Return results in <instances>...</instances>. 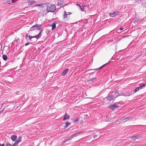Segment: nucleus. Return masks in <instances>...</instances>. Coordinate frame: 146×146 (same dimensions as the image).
Here are the masks:
<instances>
[{
  "label": "nucleus",
  "instance_id": "473e14b6",
  "mask_svg": "<svg viewBox=\"0 0 146 146\" xmlns=\"http://www.w3.org/2000/svg\"><path fill=\"white\" fill-rule=\"evenodd\" d=\"M66 14H68V15H69L71 14L72 13L70 12H68L67 13H66Z\"/></svg>",
  "mask_w": 146,
  "mask_h": 146
},
{
  "label": "nucleus",
  "instance_id": "a878e982",
  "mask_svg": "<svg viewBox=\"0 0 146 146\" xmlns=\"http://www.w3.org/2000/svg\"><path fill=\"white\" fill-rule=\"evenodd\" d=\"M77 5H78V6H79V7L82 10V11H83V10L84 9V6H81L78 4H77Z\"/></svg>",
  "mask_w": 146,
  "mask_h": 146
},
{
  "label": "nucleus",
  "instance_id": "4c0bfd02",
  "mask_svg": "<svg viewBox=\"0 0 146 146\" xmlns=\"http://www.w3.org/2000/svg\"><path fill=\"white\" fill-rule=\"evenodd\" d=\"M136 126H143V125H136Z\"/></svg>",
  "mask_w": 146,
  "mask_h": 146
},
{
  "label": "nucleus",
  "instance_id": "79ce46f5",
  "mask_svg": "<svg viewBox=\"0 0 146 146\" xmlns=\"http://www.w3.org/2000/svg\"><path fill=\"white\" fill-rule=\"evenodd\" d=\"M63 120H64V117H63Z\"/></svg>",
  "mask_w": 146,
  "mask_h": 146
},
{
  "label": "nucleus",
  "instance_id": "58836bf2",
  "mask_svg": "<svg viewBox=\"0 0 146 146\" xmlns=\"http://www.w3.org/2000/svg\"><path fill=\"white\" fill-rule=\"evenodd\" d=\"M104 36H102L101 37V39H103V38H104Z\"/></svg>",
  "mask_w": 146,
  "mask_h": 146
},
{
  "label": "nucleus",
  "instance_id": "39448f33",
  "mask_svg": "<svg viewBox=\"0 0 146 146\" xmlns=\"http://www.w3.org/2000/svg\"><path fill=\"white\" fill-rule=\"evenodd\" d=\"M112 95L113 97V98H115L119 96V94L118 92L116 91L112 92Z\"/></svg>",
  "mask_w": 146,
  "mask_h": 146
},
{
  "label": "nucleus",
  "instance_id": "393cba45",
  "mask_svg": "<svg viewBox=\"0 0 146 146\" xmlns=\"http://www.w3.org/2000/svg\"><path fill=\"white\" fill-rule=\"evenodd\" d=\"M52 30H54L56 28V25L54 24H52Z\"/></svg>",
  "mask_w": 146,
  "mask_h": 146
},
{
  "label": "nucleus",
  "instance_id": "72a5a7b5",
  "mask_svg": "<svg viewBox=\"0 0 146 146\" xmlns=\"http://www.w3.org/2000/svg\"><path fill=\"white\" fill-rule=\"evenodd\" d=\"M97 137H98V135H96L94 136V139L96 138H97Z\"/></svg>",
  "mask_w": 146,
  "mask_h": 146
},
{
  "label": "nucleus",
  "instance_id": "0eeeda50",
  "mask_svg": "<svg viewBox=\"0 0 146 146\" xmlns=\"http://www.w3.org/2000/svg\"><path fill=\"white\" fill-rule=\"evenodd\" d=\"M27 2L29 5H31L36 3L35 0H27Z\"/></svg>",
  "mask_w": 146,
  "mask_h": 146
},
{
  "label": "nucleus",
  "instance_id": "b1692460",
  "mask_svg": "<svg viewBox=\"0 0 146 146\" xmlns=\"http://www.w3.org/2000/svg\"><path fill=\"white\" fill-rule=\"evenodd\" d=\"M3 58L4 60L6 61L7 60V57L6 55H3Z\"/></svg>",
  "mask_w": 146,
  "mask_h": 146
},
{
  "label": "nucleus",
  "instance_id": "9d476101",
  "mask_svg": "<svg viewBox=\"0 0 146 146\" xmlns=\"http://www.w3.org/2000/svg\"><path fill=\"white\" fill-rule=\"evenodd\" d=\"M42 31L43 30H41L40 32L38 33V35H37L35 36H34V38H35L37 39L39 38H40V36H41V33L42 32Z\"/></svg>",
  "mask_w": 146,
  "mask_h": 146
},
{
  "label": "nucleus",
  "instance_id": "6e6552de",
  "mask_svg": "<svg viewBox=\"0 0 146 146\" xmlns=\"http://www.w3.org/2000/svg\"><path fill=\"white\" fill-rule=\"evenodd\" d=\"M110 93H109L108 96L105 98L107 99V100H108L109 101H110L111 100H113V98L112 95H110Z\"/></svg>",
  "mask_w": 146,
  "mask_h": 146
},
{
  "label": "nucleus",
  "instance_id": "dca6fc26",
  "mask_svg": "<svg viewBox=\"0 0 146 146\" xmlns=\"http://www.w3.org/2000/svg\"><path fill=\"white\" fill-rule=\"evenodd\" d=\"M69 118V116L67 114V113H66L65 114H64V120L68 119Z\"/></svg>",
  "mask_w": 146,
  "mask_h": 146
},
{
  "label": "nucleus",
  "instance_id": "f704fd0d",
  "mask_svg": "<svg viewBox=\"0 0 146 146\" xmlns=\"http://www.w3.org/2000/svg\"><path fill=\"white\" fill-rule=\"evenodd\" d=\"M29 44V43H26L25 44V46H27Z\"/></svg>",
  "mask_w": 146,
  "mask_h": 146
},
{
  "label": "nucleus",
  "instance_id": "9b49d317",
  "mask_svg": "<svg viewBox=\"0 0 146 146\" xmlns=\"http://www.w3.org/2000/svg\"><path fill=\"white\" fill-rule=\"evenodd\" d=\"M140 138V137L139 135H136L134 136H132L131 137V139L132 140H135L136 139H139Z\"/></svg>",
  "mask_w": 146,
  "mask_h": 146
},
{
  "label": "nucleus",
  "instance_id": "a19ab883",
  "mask_svg": "<svg viewBox=\"0 0 146 146\" xmlns=\"http://www.w3.org/2000/svg\"><path fill=\"white\" fill-rule=\"evenodd\" d=\"M29 35H27L26 36V37L27 38L28 37H29Z\"/></svg>",
  "mask_w": 146,
  "mask_h": 146
},
{
  "label": "nucleus",
  "instance_id": "a211bd4d",
  "mask_svg": "<svg viewBox=\"0 0 146 146\" xmlns=\"http://www.w3.org/2000/svg\"><path fill=\"white\" fill-rule=\"evenodd\" d=\"M145 84H141L140 85L139 87V88L140 89H141L143 88H144L145 87Z\"/></svg>",
  "mask_w": 146,
  "mask_h": 146
},
{
  "label": "nucleus",
  "instance_id": "c756f323",
  "mask_svg": "<svg viewBox=\"0 0 146 146\" xmlns=\"http://www.w3.org/2000/svg\"><path fill=\"white\" fill-rule=\"evenodd\" d=\"M71 139V138L70 137L67 138V139L66 140H64V143L67 141Z\"/></svg>",
  "mask_w": 146,
  "mask_h": 146
},
{
  "label": "nucleus",
  "instance_id": "4468645a",
  "mask_svg": "<svg viewBox=\"0 0 146 146\" xmlns=\"http://www.w3.org/2000/svg\"><path fill=\"white\" fill-rule=\"evenodd\" d=\"M129 118H130V117H127L125 118H122L120 119V120H121L122 121H126L129 119Z\"/></svg>",
  "mask_w": 146,
  "mask_h": 146
},
{
  "label": "nucleus",
  "instance_id": "aec40b11",
  "mask_svg": "<svg viewBox=\"0 0 146 146\" xmlns=\"http://www.w3.org/2000/svg\"><path fill=\"white\" fill-rule=\"evenodd\" d=\"M131 94H128L127 95L124 94L123 92H121L119 94V96H129Z\"/></svg>",
  "mask_w": 146,
  "mask_h": 146
},
{
  "label": "nucleus",
  "instance_id": "c9c22d12",
  "mask_svg": "<svg viewBox=\"0 0 146 146\" xmlns=\"http://www.w3.org/2000/svg\"><path fill=\"white\" fill-rule=\"evenodd\" d=\"M123 27H121L120 28V31H122V30H123Z\"/></svg>",
  "mask_w": 146,
  "mask_h": 146
},
{
  "label": "nucleus",
  "instance_id": "bb28decb",
  "mask_svg": "<svg viewBox=\"0 0 146 146\" xmlns=\"http://www.w3.org/2000/svg\"><path fill=\"white\" fill-rule=\"evenodd\" d=\"M79 120V118L77 117L76 118L74 119V122H77Z\"/></svg>",
  "mask_w": 146,
  "mask_h": 146
},
{
  "label": "nucleus",
  "instance_id": "f257e3e1",
  "mask_svg": "<svg viewBox=\"0 0 146 146\" xmlns=\"http://www.w3.org/2000/svg\"><path fill=\"white\" fill-rule=\"evenodd\" d=\"M47 6V11L48 12H54L56 10L55 5H54L48 3Z\"/></svg>",
  "mask_w": 146,
  "mask_h": 146
},
{
  "label": "nucleus",
  "instance_id": "f8f14e48",
  "mask_svg": "<svg viewBox=\"0 0 146 146\" xmlns=\"http://www.w3.org/2000/svg\"><path fill=\"white\" fill-rule=\"evenodd\" d=\"M109 62H108V63H106V64L103 65H102V66H101L100 67H99V68H96V69H92L91 70H94L96 71L98 70L99 69H101V68H102L104 66H106Z\"/></svg>",
  "mask_w": 146,
  "mask_h": 146
},
{
  "label": "nucleus",
  "instance_id": "e433bc0d",
  "mask_svg": "<svg viewBox=\"0 0 146 146\" xmlns=\"http://www.w3.org/2000/svg\"><path fill=\"white\" fill-rule=\"evenodd\" d=\"M5 146V144H3L1 145L0 143V146Z\"/></svg>",
  "mask_w": 146,
  "mask_h": 146
},
{
  "label": "nucleus",
  "instance_id": "f3484780",
  "mask_svg": "<svg viewBox=\"0 0 146 146\" xmlns=\"http://www.w3.org/2000/svg\"><path fill=\"white\" fill-rule=\"evenodd\" d=\"M63 1L62 0H61L58 1V5L59 6H62L63 4Z\"/></svg>",
  "mask_w": 146,
  "mask_h": 146
},
{
  "label": "nucleus",
  "instance_id": "c85d7f7f",
  "mask_svg": "<svg viewBox=\"0 0 146 146\" xmlns=\"http://www.w3.org/2000/svg\"><path fill=\"white\" fill-rule=\"evenodd\" d=\"M68 69H66L64 70V75L68 72Z\"/></svg>",
  "mask_w": 146,
  "mask_h": 146
},
{
  "label": "nucleus",
  "instance_id": "1a4fd4ad",
  "mask_svg": "<svg viewBox=\"0 0 146 146\" xmlns=\"http://www.w3.org/2000/svg\"><path fill=\"white\" fill-rule=\"evenodd\" d=\"M36 29L37 30H40V31L42 30V28H40L42 27L41 25L36 24Z\"/></svg>",
  "mask_w": 146,
  "mask_h": 146
},
{
  "label": "nucleus",
  "instance_id": "2f4dec72",
  "mask_svg": "<svg viewBox=\"0 0 146 146\" xmlns=\"http://www.w3.org/2000/svg\"><path fill=\"white\" fill-rule=\"evenodd\" d=\"M95 79H96V78H92L90 79V81H93V80Z\"/></svg>",
  "mask_w": 146,
  "mask_h": 146
},
{
  "label": "nucleus",
  "instance_id": "7c9ffc66",
  "mask_svg": "<svg viewBox=\"0 0 146 146\" xmlns=\"http://www.w3.org/2000/svg\"><path fill=\"white\" fill-rule=\"evenodd\" d=\"M29 39L31 40V39H32L33 38H34V36H31L29 35Z\"/></svg>",
  "mask_w": 146,
  "mask_h": 146
},
{
  "label": "nucleus",
  "instance_id": "cd10ccee",
  "mask_svg": "<svg viewBox=\"0 0 146 146\" xmlns=\"http://www.w3.org/2000/svg\"><path fill=\"white\" fill-rule=\"evenodd\" d=\"M14 144L11 145V144L9 143H7L6 145V146H14Z\"/></svg>",
  "mask_w": 146,
  "mask_h": 146
},
{
  "label": "nucleus",
  "instance_id": "20e7f679",
  "mask_svg": "<svg viewBox=\"0 0 146 146\" xmlns=\"http://www.w3.org/2000/svg\"><path fill=\"white\" fill-rule=\"evenodd\" d=\"M21 139L22 137L21 136L19 137L18 139L15 142L14 144V146H17L19 143L21 141Z\"/></svg>",
  "mask_w": 146,
  "mask_h": 146
},
{
  "label": "nucleus",
  "instance_id": "2eb2a0df",
  "mask_svg": "<svg viewBox=\"0 0 146 146\" xmlns=\"http://www.w3.org/2000/svg\"><path fill=\"white\" fill-rule=\"evenodd\" d=\"M36 29V25H34L32 27H31L30 28V31H33L34 30Z\"/></svg>",
  "mask_w": 146,
  "mask_h": 146
},
{
  "label": "nucleus",
  "instance_id": "423d86ee",
  "mask_svg": "<svg viewBox=\"0 0 146 146\" xmlns=\"http://www.w3.org/2000/svg\"><path fill=\"white\" fill-rule=\"evenodd\" d=\"M82 133V132H79L76 133L74 134L71 135L70 137V138H71V139H72L74 137H75L77 136V135H79L80 134H81Z\"/></svg>",
  "mask_w": 146,
  "mask_h": 146
},
{
  "label": "nucleus",
  "instance_id": "5701e85b",
  "mask_svg": "<svg viewBox=\"0 0 146 146\" xmlns=\"http://www.w3.org/2000/svg\"><path fill=\"white\" fill-rule=\"evenodd\" d=\"M68 14H66V13L65 11H64V19L65 18H69V16H68Z\"/></svg>",
  "mask_w": 146,
  "mask_h": 146
},
{
  "label": "nucleus",
  "instance_id": "412c9836",
  "mask_svg": "<svg viewBox=\"0 0 146 146\" xmlns=\"http://www.w3.org/2000/svg\"><path fill=\"white\" fill-rule=\"evenodd\" d=\"M64 123H65L66 124L64 126V128H67L68 126L70 125L71 124L69 122H64Z\"/></svg>",
  "mask_w": 146,
  "mask_h": 146
},
{
  "label": "nucleus",
  "instance_id": "ea45409f",
  "mask_svg": "<svg viewBox=\"0 0 146 146\" xmlns=\"http://www.w3.org/2000/svg\"><path fill=\"white\" fill-rule=\"evenodd\" d=\"M64 74V71H62V75H63Z\"/></svg>",
  "mask_w": 146,
  "mask_h": 146
},
{
  "label": "nucleus",
  "instance_id": "ddd939ff",
  "mask_svg": "<svg viewBox=\"0 0 146 146\" xmlns=\"http://www.w3.org/2000/svg\"><path fill=\"white\" fill-rule=\"evenodd\" d=\"M17 138V136L15 135H12L11 137V139L13 141H15L16 140Z\"/></svg>",
  "mask_w": 146,
  "mask_h": 146
},
{
  "label": "nucleus",
  "instance_id": "f03ea898",
  "mask_svg": "<svg viewBox=\"0 0 146 146\" xmlns=\"http://www.w3.org/2000/svg\"><path fill=\"white\" fill-rule=\"evenodd\" d=\"M118 106L116 103H114L113 104L109 106V108L113 110L115 108H118Z\"/></svg>",
  "mask_w": 146,
  "mask_h": 146
},
{
  "label": "nucleus",
  "instance_id": "7ed1b4c3",
  "mask_svg": "<svg viewBox=\"0 0 146 146\" xmlns=\"http://www.w3.org/2000/svg\"><path fill=\"white\" fill-rule=\"evenodd\" d=\"M119 11H115L113 13H110V17H114L116 15H119Z\"/></svg>",
  "mask_w": 146,
  "mask_h": 146
},
{
  "label": "nucleus",
  "instance_id": "6ab92c4d",
  "mask_svg": "<svg viewBox=\"0 0 146 146\" xmlns=\"http://www.w3.org/2000/svg\"><path fill=\"white\" fill-rule=\"evenodd\" d=\"M46 3H42V4H38L36 5L35 6V7H41L42 6V5H46Z\"/></svg>",
  "mask_w": 146,
  "mask_h": 146
},
{
  "label": "nucleus",
  "instance_id": "4be33fe9",
  "mask_svg": "<svg viewBox=\"0 0 146 146\" xmlns=\"http://www.w3.org/2000/svg\"><path fill=\"white\" fill-rule=\"evenodd\" d=\"M139 89H140L139 87H136L135 88V90L133 91V93L134 94V93H135L137 92L139 90Z\"/></svg>",
  "mask_w": 146,
  "mask_h": 146
}]
</instances>
